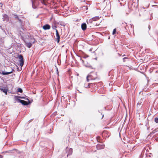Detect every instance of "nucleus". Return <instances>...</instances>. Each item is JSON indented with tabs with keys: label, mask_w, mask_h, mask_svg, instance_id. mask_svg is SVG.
<instances>
[{
	"label": "nucleus",
	"mask_w": 158,
	"mask_h": 158,
	"mask_svg": "<svg viewBox=\"0 0 158 158\" xmlns=\"http://www.w3.org/2000/svg\"><path fill=\"white\" fill-rule=\"evenodd\" d=\"M13 71H14V70L13 69H12V70L11 71L8 72H5L4 71H2V74L3 75H7L9 74H10L12 73Z\"/></svg>",
	"instance_id": "nucleus-6"
},
{
	"label": "nucleus",
	"mask_w": 158,
	"mask_h": 158,
	"mask_svg": "<svg viewBox=\"0 0 158 158\" xmlns=\"http://www.w3.org/2000/svg\"><path fill=\"white\" fill-rule=\"evenodd\" d=\"M73 152V149L71 148H69V151L68 152L67 156L69 155H71Z\"/></svg>",
	"instance_id": "nucleus-12"
},
{
	"label": "nucleus",
	"mask_w": 158,
	"mask_h": 158,
	"mask_svg": "<svg viewBox=\"0 0 158 158\" xmlns=\"http://www.w3.org/2000/svg\"><path fill=\"white\" fill-rule=\"evenodd\" d=\"M17 91L18 92L22 93L23 92V90L21 88H19L18 89Z\"/></svg>",
	"instance_id": "nucleus-18"
},
{
	"label": "nucleus",
	"mask_w": 158,
	"mask_h": 158,
	"mask_svg": "<svg viewBox=\"0 0 158 158\" xmlns=\"http://www.w3.org/2000/svg\"><path fill=\"white\" fill-rule=\"evenodd\" d=\"M102 55H104V53H103V52L102 53Z\"/></svg>",
	"instance_id": "nucleus-28"
},
{
	"label": "nucleus",
	"mask_w": 158,
	"mask_h": 158,
	"mask_svg": "<svg viewBox=\"0 0 158 158\" xmlns=\"http://www.w3.org/2000/svg\"><path fill=\"white\" fill-rule=\"evenodd\" d=\"M20 62V65L21 67L23 66L24 64L23 58L22 55H20L18 56Z\"/></svg>",
	"instance_id": "nucleus-2"
},
{
	"label": "nucleus",
	"mask_w": 158,
	"mask_h": 158,
	"mask_svg": "<svg viewBox=\"0 0 158 158\" xmlns=\"http://www.w3.org/2000/svg\"><path fill=\"white\" fill-rule=\"evenodd\" d=\"M31 1L32 3V7L34 9L36 8L37 7V6L35 5V3L32 0H31Z\"/></svg>",
	"instance_id": "nucleus-13"
},
{
	"label": "nucleus",
	"mask_w": 158,
	"mask_h": 158,
	"mask_svg": "<svg viewBox=\"0 0 158 158\" xmlns=\"http://www.w3.org/2000/svg\"><path fill=\"white\" fill-rule=\"evenodd\" d=\"M116 28H114L113 30V32H112V34L113 35H114L115 34V33H116Z\"/></svg>",
	"instance_id": "nucleus-17"
},
{
	"label": "nucleus",
	"mask_w": 158,
	"mask_h": 158,
	"mask_svg": "<svg viewBox=\"0 0 158 158\" xmlns=\"http://www.w3.org/2000/svg\"><path fill=\"white\" fill-rule=\"evenodd\" d=\"M96 148L98 150L103 149L105 147V145L104 144H98L96 146Z\"/></svg>",
	"instance_id": "nucleus-3"
},
{
	"label": "nucleus",
	"mask_w": 158,
	"mask_h": 158,
	"mask_svg": "<svg viewBox=\"0 0 158 158\" xmlns=\"http://www.w3.org/2000/svg\"><path fill=\"white\" fill-rule=\"evenodd\" d=\"M83 7L85 8L86 10H88V7L87 6H83Z\"/></svg>",
	"instance_id": "nucleus-23"
},
{
	"label": "nucleus",
	"mask_w": 158,
	"mask_h": 158,
	"mask_svg": "<svg viewBox=\"0 0 158 158\" xmlns=\"http://www.w3.org/2000/svg\"><path fill=\"white\" fill-rule=\"evenodd\" d=\"M99 19V17H96L92 18V19L93 21H95L98 20Z\"/></svg>",
	"instance_id": "nucleus-14"
},
{
	"label": "nucleus",
	"mask_w": 158,
	"mask_h": 158,
	"mask_svg": "<svg viewBox=\"0 0 158 158\" xmlns=\"http://www.w3.org/2000/svg\"><path fill=\"white\" fill-rule=\"evenodd\" d=\"M52 27L53 29L55 30V29H56V27L54 26V27Z\"/></svg>",
	"instance_id": "nucleus-25"
},
{
	"label": "nucleus",
	"mask_w": 158,
	"mask_h": 158,
	"mask_svg": "<svg viewBox=\"0 0 158 158\" xmlns=\"http://www.w3.org/2000/svg\"><path fill=\"white\" fill-rule=\"evenodd\" d=\"M155 122L156 123H158V118H155L154 119Z\"/></svg>",
	"instance_id": "nucleus-19"
},
{
	"label": "nucleus",
	"mask_w": 158,
	"mask_h": 158,
	"mask_svg": "<svg viewBox=\"0 0 158 158\" xmlns=\"http://www.w3.org/2000/svg\"><path fill=\"white\" fill-rule=\"evenodd\" d=\"M103 116H104V115H102V118H103Z\"/></svg>",
	"instance_id": "nucleus-29"
},
{
	"label": "nucleus",
	"mask_w": 158,
	"mask_h": 158,
	"mask_svg": "<svg viewBox=\"0 0 158 158\" xmlns=\"http://www.w3.org/2000/svg\"><path fill=\"white\" fill-rule=\"evenodd\" d=\"M86 24L85 23H83L81 25V27L82 30L83 31H85L86 29Z\"/></svg>",
	"instance_id": "nucleus-10"
},
{
	"label": "nucleus",
	"mask_w": 158,
	"mask_h": 158,
	"mask_svg": "<svg viewBox=\"0 0 158 158\" xmlns=\"http://www.w3.org/2000/svg\"><path fill=\"white\" fill-rule=\"evenodd\" d=\"M150 26H149V27H148V28L150 30Z\"/></svg>",
	"instance_id": "nucleus-27"
},
{
	"label": "nucleus",
	"mask_w": 158,
	"mask_h": 158,
	"mask_svg": "<svg viewBox=\"0 0 158 158\" xmlns=\"http://www.w3.org/2000/svg\"><path fill=\"white\" fill-rule=\"evenodd\" d=\"M56 31V39L57 40V43H59L60 41V36L59 35L58 31L56 29H55Z\"/></svg>",
	"instance_id": "nucleus-5"
},
{
	"label": "nucleus",
	"mask_w": 158,
	"mask_h": 158,
	"mask_svg": "<svg viewBox=\"0 0 158 158\" xmlns=\"http://www.w3.org/2000/svg\"><path fill=\"white\" fill-rule=\"evenodd\" d=\"M1 91H3V92L5 93L6 95L7 94V90L5 88H0Z\"/></svg>",
	"instance_id": "nucleus-11"
},
{
	"label": "nucleus",
	"mask_w": 158,
	"mask_h": 158,
	"mask_svg": "<svg viewBox=\"0 0 158 158\" xmlns=\"http://www.w3.org/2000/svg\"><path fill=\"white\" fill-rule=\"evenodd\" d=\"M41 2L43 4H44V5H45V6H47V4H46V3L45 2V1L44 0H41Z\"/></svg>",
	"instance_id": "nucleus-16"
},
{
	"label": "nucleus",
	"mask_w": 158,
	"mask_h": 158,
	"mask_svg": "<svg viewBox=\"0 0 158 158\" xmlns=\"http://www.w3.org/2000/svg\"><path fill=\"white\" fill-rule=\"evenodd\" d=\"M24 42L25 43L26 46L28 48H30L31 47L32 44H31V42H29L27 40H26Z\"/></svg>",
	"instance_id": "nucleus-4"
},
{
	"label": "nucleus",
	"mask_w": 158,
	"mask_h": 158,
	"mask_svg": "<svg viewBox=\"0 0 158 158\" xmlns=\"http://www.w3.org/2000/svg\"><path fill=\"white\" fill-rule=\"evenodd\" d=\"M89 76H87V82H88L89 81V79H88V78L89 77Z\"/></svg>",
	"instance_id": "nucleus-24"
},
{
	"label": "nucleus",
	"mask_w": 158,
	"mask_h": 158,
	"mask_svg": "<svg viewBox=\"0 0 158 158\" xmlns=\"http://www.w3.org/2000/svg\"><path fill=\"white\" fill-rule=\"evenodd\" d=\"M15 18L16 19H18L20 21H21V19H19L18 18V16L17 15H15Z\"/></svg>",
	"instance_id": "nucleus-20"
},
{
	"label": "nucleus",
	"mask_w": 158,
	"mask_h": 158,
	"mask_svg": "<svg viewBox=\"0 0 158 158\" xmlns=\"http://www.w3.org/2000/svg\"><path fill=\"white\" fill-rule=\"evenodd\" d=\"M85 87L86 88H89V84L88 83H85Z\"/></svg>",
	"instance_id": "nucleus-15"
},
{
	"label": "nucleus",
	"mask_w": 158,
	"mask_h": 158,
	"mask_svg": "<svg viewBox=\"0 0 158 158\" xmlns=\"http://www.w3.org/2000/svg\"><path fill=\"white\" fill-rule=\"evenodd\" d=\"M19 98H22L20 96H16L15 97V100L19 102H20L22 104L24 105H27L28 104V102L26 101L23 100H21L19 99Z\"/></svg>",
	"instance_id": "nucleus-1"
},
{
	"label": "nucleus",
	"mask_w": 158,
	"mask_h": 158,
	"mask_svg": "<svg viewBox=\"0 0 158 158\" xmlns=\"http://www.w3.org/2000/svg\"><path fill=\"white\" fill-rule=\"evenodd\" d=\"M4 17L6 18L8 20V16L6 15H4Z\"/></svg>",
	"instance_id": "nucleus-22"
},
{
	"label": "nucleus",
	"mask_w": 158,
	"mask_h": 158,
	"mask_svg": "<svg viewBox=\"0 0 158 158\" xmlns=\"http://www.w3.org/2000/svg\"><path fill=\"white\" fill-rule=\"evenodd\" d=\"M92 49H92V48H90V49H89V51H90V52L92 51Z\"/></svg>",
	"instance_id": "nucleus-26"
},
{
	"label": "nucleus",
	"mask_w": 158,
	"mask_h": 158,
	"mask_svg": "<svg viewBox=\"0 0 158 158\" xmlns=\"http://www.w3.org/2000/svg\"><path fill=\"white\" fill-rule=\"evenodd\" d=\"M50 26L48 24H46L43 27V28L44 30H49L50 28Z\"/></svg>",
	"instance_id": "nucleus-9"
},
{
	"label": "nucleus",
	"mask_w": 158,
	"mask_h": 158,
	"mask_svg": "<svg viewBox=\"0 0 158 158\" xmlns=\"http://www.w3.org/2000/svg\"><path fill=\"white\" fill-rule=\"evenodd\" d=\"M122 24L123 25V26H125H125H126L127 23H126L124 22V23H122Z\"/></svg>",
	"instance_id": "nucleus-21"
},
{
	"label": "nucleus",
	"mask_w": 158,
	"mask_h": 158,
	"mask_svg": "<svg viewBox=\"0 0 158 158\" xmlns=\"http://www.w3.org/2000/svg\"><path fill=\"white\" fill-rule=\"evenodd\" d=\"M29 42H31L32 44H33L35 42V39L32 37H31L29 39L27 40Z\"/></svg>",
	"instance_id": "nucleus-8"
},
{
	"label": "nucleus",
	"mask_w": 158,
	"mask_h": 158,
	"mask_svg": "<svg viewBox=\"0 0 158 158\" xmlns=\"http://www.w3.org/2000/svg\"><path fill=\"white\" fill-rule=\"evenodd\" d=\"M29 42H31L32 44H33L35 42V39L32 37H31L29 39L27 40Z\"/></svg>",
	"instance_id": "nucleus-7"
}]
</instances>
